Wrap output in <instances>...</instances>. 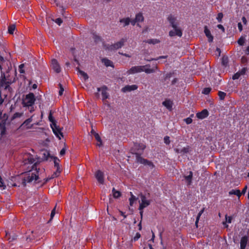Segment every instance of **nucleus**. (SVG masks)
<instances>
[{
	"label": "nucleus",
	"mask_w": 249,
	"mask_h": 249,
	"mask_svg": "<svg viewBox=\"0 0 249 249\" xmlns=\"http://www.w3.org/2000/svg\"><path fill=\"white\" fill-rule=\"evenodd\" d=\"M5 65H8V61L0 55V70L1 71L0 88L11 92L12 89L10 85L15 81V78L14 75H11L9 72H3L2 71V69L5 68Z\"/></svg>",
	"instance_id": "f257e3e1"
},
{
	"label": "nucleus",
	"mask_w": 249,
	"mask_h": 249,
	"mask_svg": "<svg viewBox=\"0 0 249 249\" xmlns=\"http://www.w3.org/2000/svg\"><path fill=\"white\" fill-rule=\"evenodd\" d=\"M157 69V66H155L153 68H150L149 65L133 66L131 67L129 70L127 71L125 74H134L135 73L141 72L142 71H144L146 73H151L154 72Z\"/></svg>",
	"instance_id": "f03ea898"
},
{
	"label": "nucleus",
	"mask_w": 249,
	"mask_h": 249,
	"mask_svg": "<svg viewBox=\"0 0 249 249\" xmlns=\"http://www.w3.org/2000/svg\"><path fill=\"white\" fill-rule=\"evenodd\" d=\"M37 164L35 163L32 166V169L23 174V181L26 182H30L36 181L38 177V170Z\"/></svg>",
	"instance_id": "7ed1b4c3"
},
{
	"label": "nucleus",
	"mask_w": 249,
	"mask_h": 249,
	"mask_svg": "<svg viewBox=\"0 0 249 249\" xmlns=\"http://www.w3.org/2000/svg\"><path fill=\"white\" fill-rule=\"evenodd\" d=\"M140 200L139 201L140 206L139 210L140 211L141 215H142L143 213V209L148 206L151 203V200L150 199L149 194H141L139 196Z\"/></svg>",
	"instance_id": "20e7f679"
},
{
	"label": "nucleus",
	"mask_w": 249,
	"mask_h": 249,
	"mask_svg": "<svg viewBox=\"0 0 249 249\" xmlns=\"http://www.w3.org/2000/svg\"><path fill=\"white\" fill-rule=\"evenodd\" d=\"M35 95L33 93H29L27 94L22 100V105L23 107H30V111L32 112L34 110L33 107L35 102Z\"/></svg>",
	"instance_id": "39448f33"
},
{
	"label": "nucleus",
	"mask_w": 249,
	"mask_h": 249,
	"mask_svg": "<svg viewBox=\"0 0 249 249\" xmlns=\"http://www.w3.org/2000/svg\"><path fill=\"white\" fill-rule=\"evenodd\" d=\"M126 41V38H122L119 41L114 43V44H111L110 45L105 46L106 49L109 51H114L116 50L119 48H121L123 47L125 42Z\"/></svg>",
	"instance_id": "423d86ee"
},
{
	"label": "nucleus",
	"mask_w": 249,
	"mask_h": 249,
	"mask_svg": "<svg viewBox=\"0 0 249 249\" xmlns=\"http://www.w3.org/2000/svg\"><path fill=\"white\" fill-rule=\"evenodd\" d=\"M51 126L56 137L60 140L63 137V134L60 128L57 126L55 123L52 124Z\"/></svg>",
	"instance_id": "0eeeda50"
},
{
	"label": "nucleus",
	"mask_w": 249,
	"mask_h": 249,
	"mask_svg": "<svg viewBox=\"0 0 249 249\" xmlns=\"http://www.w3.org/2000/svg\"><path fill=\"white\" fill-rule=\"evenodd\" d=\"M136 159L138 162L143 164L144 165H147L151 168H152L154 166L153 163L151 161L142 158L140 156H139L138 154L136 155Z\"/></svg>",
	"instance_id": "6e6552de"
},
{
	"label": "nucleus",
	"mask_w": 249,
	"mask_h": 249,
	"mask_svg": "<svg viewBox=\"0 0 249 249\" xmlns=\"http://www.w3.org/2000/svg\"><path fill=\"white\" fill-rule=\"evenodd\" d=\"M173 30L169 32V35L170 36L173 37L176 36L180 37L182 36V31L181 29L178 27L177 26L175 27H173Z\"/></svg>",
	"instance_id": "1a4fd4ad"
},
{
	"label": "nucleus",
	"mask_w": 249,
	"mask_h": 249,
	"mask_svg": "<svg viewBox=\"0 0 249 249\" xmlns=\"http://www.w3.org/2000/svg\"><path fill=\"white\" fill-rule=\"evenodd\" d=\"M95 176L100 184H103L104 182V173L100 170H98L95 174Z\"/></svg>",
	"instance_id": "9d476101"
},
{
	"label": "nucleus",
	"mask_w": 249,
	"mask_h": 249,
	"mask_svg": "<svg viewBox=\"0 0 249 249\" xmlns=\"http://www.w3.org/2000/svg\"><path fill=\"white\" fill-rule=\"evenodd\" d=\"M51 67L52 69L57 73H59L61 71L60 67L55 59H53L51 62Z\"/></svg>",
	"instance_id": "9b49d317"
},
{
	"label": "nucleus",
	"mask_w": 249,
	"mask_h": 249,
	"mask_svg": "<svg viewBox=\"0 0 249 249\" xmlns=\"http://www.w3.org/2000/svg\"><path fill=\"white\" fill-rule=\"evenodd\" d=\"M98 91H101L102 100L105 101L108 97V94L107 92V89L106 87H102L97 89Z\"/></svg>",
	"instance_id": "f8f14e48"
},
{
	"label": "nucleus",
	"mask_w": 249,
	"mask_h": 249,
	"mask_svg": "<svg viewBox=\"0 0 249 249\" xmlns=\"http://www.w3.org/2000/svg\"><path fill=\"white\" fill-rule=\"evenodd\" d=\"M167 19L172 27L175 28L176 26H178V24L176 22L177 18L174 16L172 15H169L167 18Z\"/></svg>",
	"instance_id": "ddd939ff"
},
{
	"label": "nucleus",
	"mask_w": 249,
	"mask_h": 249,
	"mask_svg": "<svg viewBox=\"0 0 249 249\" xmlns=\"http://www.w3.org/2000/svg\"><path fill=\"white\" fill-rule=\"evenodd\" d=\"M162 105L167 109L171 111L172 110L173 102L169 99H166L162 102Z\"/></svg>",
	"instance_id": "4468645a"
},
{
	"label": "nucleus",
	"mask_w": 249,
	"mask_h": 249,
	"mask_svg": "<svg viewBox=\"0 0 249 249\" xmlns=\"http://www.w3.org/2000/svg\"><path fill=\"white\" fill-rule=\"evenodd\" d=\"M137 88L138 86L136 85H127L122 89V91L124 92L127 91H131L132 90H136V89H137Z\"/></svg>",
	"instance_id": "2eb2a0df"
},
{
	"label": "nucleus",
	"mask_w": 249,
	"mask_h": 249,
	"mask_svg": "<svg viewBox=\"0 0 249 249\" xmlns=\"http://www.w3.org/2000/svg\"><path fill=\"white\" fill-rule=\"evenodd\" d=\"M247 69L243 68L241 71H239L233 75L232 79L234 80L238 79L241 75H244Z\"/></svg>",
	"instance_id": "dca6fc26"
},
{
	"label": "nucleus",
	"mask_w": 249,
	"mask_h": 249,
	"mask_svg": "<svg viewBox=\"0 0 249 249\" xmlns=\"http://www.w3.org/2000/svg\"><path fill=\"white\" fill-rule=\"evenodd\" d=\"M208 111L206 109L203 110L201 112L196 114V116L199 119H204L208 116Z\"/></svg>",
	"instance_id": "f3484780"
},
{
	"label": "nucleus",
	"mask_w": 249,
	"mask_h": 249,
	"mask_svg": "<svg viewBox=\"0 0 249 249\" xmlns=\"http://www.w3.org/2000/svg\"><path fill=\"white\" fill-rule=\"evenodd\" d=\"M204 33L206 36L207 37L209 42H211L213 40V36L211 35V32L207 26L204 27Z\"/></svg>",
	"instance_id": "a211bd4d"
},
{
	"label": "nucleus",
	"mask_w": 249,
	"mask_h": 249,
	"mask_svg": "<svg viewBox=\"0 0 249 249\" xmlns=\"http://www.w3.org/2000/svg\"><path fill=\"white\" fill-rule=\"evenodd\" d=\"M248 239L246 236L241 238L240 241V249H245L248 243Z\"/></svg>",
	"instance_id": "6ab92c4d"
},
{
	"label": "nucleus",
	"mask_w": 249,
	"mask_h": 249,
	"mask_svg": "<svg viewBox=\"0 0 249 249\" xmlns=\"http://www.w3.org/2000/svg\"><path fill=\"white\" fill-rule=\"evenodd\" d=\"M175 150L176 152L178 153L185 154L188 153L189 152L190 147L189 146H187L186 147H183L181 149L177 148Z\"/></svg>",
	"instance_id": "aec40b11"
},
{
	"label": "nucleus",
	"mask_w": 249,
	"mask_h": 249,
	"mask_svg": "<svg viewBox=\"0 0 249 249\" xmlns=\"http://www.w3.org/2000/svg\"><path fill=\"white\" fill-rule=\"evenodd\" d=\"M135 19L137 21L138 23L139 22H142L144 20V17L143 16V15L142 13H139L136 15L135 16ZM137 25L139 27H140L139 23H137Z\"/></svg>",
	"instance_id": "412c9836"
},
{
	"label": "nucleus",
	"mask_w": 249,
	"mask_h": 249,
	"mask_svg": "<svg viewBox=\"0 0 249 249\" xmlns=\"http://www.w3.org/2000/svg\"><path fill=\"white\" fill-rule=\"evenodd\" d=\"M77 74L81 78H83L84 80H86L88 79V75L87 74L82 71L78 70Z\"/></svg>",
	"instance_id": "4be33fe9"
},
{
	"label": "nucleus",
	"mask_w": 249,
	"mask_h": 249,
	"mask_svg": "<svg viewBox=\"0 0 249 249\" xmlns=\"http://www.w3.org/2000/svg\"><path fill=\"white\" fill-rule=\"evenodd\" d=\"M94 138L97 141L96 145L99 147L101 146L102 145V142L99 134L97 133H94Z\"/></svg>",
	"instance_id": "5701e85b"
},
{
	"label": "nucleus",
	"mask_w": 249,
	"mask_h": 249,
	"mask_svg": "<svg viewBox=\"0 0 249 249\" xmlns=\"http://www.w3.org/2000/svg\"><path fill=\"white\" fill-rule=\"evenodd\" d=\"M120 22L123 24V26H126L130 24V19L129 18H124L120 19Z\"/></svg>",
	"instance_id": "b1692460"
},
{
	"label": "nucleus",
	"mask_w": 249,
	"mask_h": 249,
	"mask_svg": "<svg viewBox=\"0 0 249 249\" xmlns=\"http://www.w3.org/2000/svg\"><path fill=\"white\" fill-rule=\"evenodd\" d=\"M229 195H234L237 196L239 198L241 196V193L239 190L232 189L229 192Z\"/></svg>",
	"instance_id": "393cba45"
},
{
	"label": "nucleus",
	"mask_w": 249,
	"mask_h": 249,
	"mask_svg": "<svg viewBox=\"0 0 249 249\" xmlns=\"http://www.w3.org/2000/svg\"><path fill=\"white\" fill-rule=\"evenodd\" d=\"M225 218H226V221L223 222V224L224 225L225 228H228V225H227V223H229V224L231 223L232 220V217L231 216H228L226 215L225 216Z\"/></svg>",
	"instance_id": "a878e982"
},
{
	"label": "nucleus",
	"mask_w": 249,
	"mask_h": 249,
	"mask_svg": "<svg viewBox=\"0 0 249 249\" xmlns=\"http://www.w3.org/2000/svg\"><path fill=\"white\" fill-rule=\"evenodd\" d=\"M160 42V41L157 38H153V39H149L145 41L146 43L148 44H158Z\"/></svg>",
	"instance_id": "bb28decb"
},
{
	"label": "nucleus",
	"mask_w": 249,
	"mask_h": 249,
	"mask_svg": "<svg viewBox=\"0 0 249 249\" xmlns=\"http://www.w3.org/2000/svg\"><path fill=\"white\" fill-rule=\"evenodd\" d=\"M5 127L4 124H0V139L5 134Z\"/></svg>",
	"instance_id": "cd10ccee"
},
{
	"label": "nucleus",
	"mask_w": 249,
	"mask_h": 249,
	"mask_svg": "<svg viewBox=\"0 0 249 249\" xmlns=\"http://www.w3.org/2000/svg\"><path fill=\"white\" fill-rule=\"evenodd\" d=\"M102 62L106 65L107 67L111 66L113 67V63L109 60L104 58L102 59Z\"/></svg>",
	"instance_id": "c85d7f7f"
},
{
	"label": "nucleus",
	"mask_w": 249,
	"mask_h": 249,
	"mask_svg": "<svg viewBox=\"0 0 249 249\" xmlns=\"http://www.w3.org/2000/svg\"><path fill=\"white\" fill-rule=\"evenodd\" d=\"M130 194L131 197L129 199V204H130V205L131 206H133V203L136 201L137 198H136V196H134L131 192H130Z\"/></svg>",
	"instance_id": "c756f323"
},
{
	"label": "nucleus",
	"mask_w": 249,
	"mask_h": 249,
	"mask_svg": "<svg viewBox=\"0 0 249 249\" xmlns=\"http://www.w3.org/2000/svg\"><path fill=\"white\" fill-rule=\"evenodd\" d=\"M193 176V173L192 172H190L189 175L188 176H185V178L186 181L188 182V184L190 185L192 181V178Z\"/></svg>",
	"instance_id": "7c9ffc66"
},
{
	"label": "nucleus",
	"mask_w": 249,
	"mask_h": 249,
	"mask_svg": "<svg viewBox=\"0 0 249 249\" xmlns=\"http://www.w3.org/2000/svg\"><path fill=\"white\" fill-rule=\"evenodd\" d=\"M27 158H25V160H26V159H27L28 161H26L25 164H26V163H30V164H32L34 162V160L33 159V158L32 157V156L31 155H27Z\"/></svg>",
	"instance_id": "2f4dec72"
},
{
	"label": "nucleus",
	"mask_w": 249,
	"mask_h": 249,
	"mask_svg": "<svg viewBox=\"0 0 249 249\" xmlns=\"http://www.w3.org/2000/svg\"><path fill=\"white\" fill-rule=\"evenodd\" d=\"M16 26L15 25H11L8 27V33L10 34H13L15 30Z\"/></svg>",
	"instance_id": "473e14b6"
},
{
	"label": "nucleus",
	"mask_w": 249,
	"mask_h": 249,
	"mask_svg": "<svg viewBox=\"0 0 249 249\" xmlns=\"http://www.w3.org/2000/svg\"><path fill=\"white\" fill-rule=\"evenodd\" d=\"M113 196L114 198H118L121 196L120 192L116 191L114 189L112 190Z\"/></svg>",
	"instance_id": "72a5a7b5"
},
{
	"label": "nucleus",
	"mask_w": 249,
	"mask_h": 249,
	"mask_svg": "<svg viewBox=\"0 0 249 249\" xmlns=\"http://www.w3.org/2000/svg\"><path fill=\"white\" fill-rule=\"evenodd\" d=\"M32 118H29L27 119L22 124V126H24L28 125L31 122H32ZM27 128H30V126H27L26 127Z\"/></svg>",
	"instance_id": "f704fd0d"
},
{
	"label": "nucleus",
	"mask_w": 249,
	"mask_h": 249,
	"mask_svg": "<svg viewBox=\"0 0 249 249\" xmlns=\"http://www.w3.org/2000/svg\"><path fill=\"white\" fill-rule=\"evenodd\" d=\"M245 42V37H244L243 36H241L238 40V43L240 46L243 45Z\"/></svg>",
	"instance_id": "c9c22d12"
},
{
	"label": "nucleus",
	"mask_w": 249,
	"mask_h": 249,
	"mask_svg": "<svg viewBox=\"0 0 249 249\" xmlns=\"http://www.w3.org/2000/svg\"><path fill=\"white\" fill-rule=\"evenodd\" d=\"M218 96L221 100H223L226 96V93L222 91H219Z\"/></svg>",
	"instance_id": "e433bc0d"
},
{
	"label": "nucleus",
	"mask_w": 249,
	"mask_h": 249,
	"mask_svg": "<svg viewBox=\"0 0 249 249\" xmlns=\"http://www.w3.org/2000/svg\"><path fill=\"white\" fill-rule=\"evenodd\" d=\"M211 89L209 88H206L204 89L202 91V93L204 94H208L210 93L211 91Z\"/></svg>",
	"instance_id": "4c0bfd02"
},
{
	"label": "nucleus",
	"mask_w": 249,
	"mask_h": 249,
	"mask_svg": "<svg viewBox=\"0 0 249 249\" xmlns=\"http://www.w3.org/2000/svg\"><path fill=\"white\" fill-rule=\"evenodd\" d=\"M6 188L3 182L2 181V178L0 177V188L2 190L5 189Z\"/></svg>",
	"instance_id": "58836bf2"
},
{
	"label": "nucleus",
	"mask_w": 249,
	"mask_h": 249,
	"mask_svg": "<svg viewBox=\"0 0 249 249\" xmlns=\"http://www.w3.org/2000/svg\"><path fill=\"white\" fill-rule=\"evenodd\" d=\"M203 213V210H202L200 212H199V213H198L197 216V217H196V225H197V223L198 222V220H199V219L200 217V216L201 215V214H202V213Z\"/></svg>",
	"instance_id": "ea45409f"
},
{
	"label": "nucleus",
	"mask_w": 249,
	"mask_h": 249,
	"mask_svg": "<svg viewBox=\"0 0 249 249\" xmlns=\"http://www.w3.org/2000/svg\"><path fill=\"white\" fill-rule=\"evenodd\" d=\"M223 18V14L222 13H219L218 14L217 16V19L219 22H221L222 18Z\"/></svg>",
	"instance_id": "a19ab883"
},
{
	"label": "nucleus",
	"mask_w": 249,
	"mask_h": 249,
	"mask_svg": "<svg viewBox=\"0 0 249 249\" xmlns=\"http://www.w3.org/2000/svg\"><path fill=\"white\" fill-rule=\"evenodd\" d=\"M23 68H24V65L23 64H21L19 66V68H18V70H19V71L20 73H24V71L23 70Z\"/></svg>",
	"instance_id": "79ce46f5"
},
{
	"label": "nucleus",
	"mask_w": 249,
	"mask_h": 249,
	"mask_svg": "<svg viewBox=\"0 0 249 249\" xmlns=\"http://www.w3.org/2000/svg\"><path fill=\"white\" fill-rule=\"evenodd\" d=\"M23 115L22 113L17 112L14 114L13 118H19Z\"/></svg>",
	"instance_id": "37998d69"
},
{
	"label": "nucleus",
	"mask_w": 249,
	"mask_h": 249,
	"mask_svg": "<svg viewBox=\"0 0 249 249\" xmlns=\"http://www.w3.org/2000/svg\"><path fill=\"white\" fill-rule=\"evenodd\" d=\"M164 142L166 144H169L170 142V138L168 136H165L164 138Z\"/></svg>",
	"instance_id": "c03bdc74"
},
{
	"label": "nucleus",
	"mask_w": 249,
	"mask_h": 249,
	"mask_svg": "<svg viewBox=\"0 0 249 249\" xmlns=\"http://www.w3.org/2000/svg\"><path fill=\"white\" fill-rule=\"evenodd\" d=\"M184 121L187 124H190L192 122V119L191 118H187Z\"/></svg>",
	"instance_id": "a18cd8bd"
},
{
	"label": "nucleus",
	"mask_w": 249,
	"mask_h": 249,
	"mask_svg": "<svg viewBox=\"0 0 249 249\" xmlns=\"http://www.w3.org/2000/svg\"><path fill=\"white\" fill-rule=\"evenodd\" d=\"M55 23H56L58 25H60V24L62 23V19L60 18H56L55 20Z\"/></svg>",
	"instance_id": "49530a36"
},
{
	"label": "nucleus",
	"mask_w": 249,
	"mask_h": 249,
	"mask_svg": "<svg viewBox=\"0 0 249 249\" xmlns=\"http://www.w3.org/2000/svg\"><path fill=\"white\" fill-rule=\"evenodd\" d=\"M60 90L59 91V95H62V94H63V91H64V89L63 88L61 87V85L60 84Z\"/></svg>",
	"instance_id": "de8ad7c7"
},
{
	"label": "nucleus",
	"mask_w": 249,
	"mask_h": 249,
	"mask_svg": "<svg viewBox=\"0 0 249 249\" xmlns=\"http://www.w3.org/2000/svg\"><path fill=\"white\" fill-rule=\"evenodd\" d=\"M55 208H54L52 211L51 212V219H52L53 218V217L54 216L55 213Z\"/></svg>",
	"instance_id": "09e8293b"
},
{
	"label": "nucleus",
	"mask_w": 249,
	"mask_h": 249,
	"mask_svg": "<svg viewBox=\"0 0 249 249\" xmlns=\"http://www.w3.org/2000/svg\"><path fill=\"white\" fill-rule=\"evenodd\" d=\"M140 236H141L140 234L139 233H137L136 234V235L134 237V239H133L134 240V241L137 240L140 237Z\"/></svg>",
	"instance_id": "8fccbe9b"
},
{
	"label": "nucleus",
	"mask_w": 249,
	"mask_h": 249,
	"mask_svg": "<svg viewBox=\"0 0 249 249\" xmlns=\"http://www.w3.org/2000/svg\"><path fill=\"white\" fill-rule=\"evenodd\" d=\"M44 158L45 159V160H47L48 159V157L49 156V153L46 151L44 153Z\"/></svg>",
	"instance_id": "3c124183"
},
{
	"label": "nucleus",
	"mask_w": 249,
	"mask_h": 249,
	"mask_svg": "<svg viewBox=\"0 0 249 249\" xmlns=\"http://www.w3.org/2000/svg\"><path fill=\"white\" fill-rule=\"evenodd\" d=\"M136 23H138V22L136 21V20L135 19V18L134 19H132V20L130 19V23H131L132 25H135Z\"/></svg>",
	"instance_id": "603ef678"
},
{
	"label": "nucleus",
	"mask_w": 249,
	"mask_h": 249,
	"mask_svg": "<svg viewBox=\"0 0 249 249\" xmlns=\"http://www.w3.org/2000/svg\"><path fill=\"white\" fill-rule=\"evenodd\" d=\"M238 28L240 32L242 31V25L241 23L239 22L238 23Z\"/></svg>",
	"instance_id": "864d4df0"
},
{
	"label": "nucleus",
	"mask_w": 249,
	"mask_h": 249,
	"mask_svg": "<svg viewBox=\"0 0 249 249\" xmlns=\"http://www.w3.org/2000/svg\"><path fill=\"white\" fill-rule=\"evenodd\" d=\"M49 119L50 121L52 123V124L54 123L53 122V117L52 116L51 113H50V115H49Z\"/></svg>",
	"instance_id": "5fc2aeb1"
},
{
	"label": "nucleus",
	"mask_w": 249,
	"mask_h": 249,
	"mask_svg": "<svg viewBox=\"0 0 249 249\" xmlns=\"http://www.w3.org/2000/svg\"><path fill=\"white\" fill-rule=\"evenodd\" d=\"M167 57V56H160L159 57H158L157 59H152L151 60H158L159 59H160V58H166ZM148 61H151V60H149Z\"/></svg>",
	"instance_id": "6e6d98bb"
},
{
	"label": "nucleus",
	"mask_w": 249,
	"mask_h": 249,
	"mask_svg": "<svg viewBox=\"0 0 249 249\" xmlns=\"http://www.w3.org/2000/svg\"><path fill=\"white\" fill-rule=\"evenodd\" d=\"M65 152H66V150H65V148H63L62 149H61V150L60 152V155H61V156L64 155L65 154Z\"/></svg>",
	"instance_id": "4d7b16f0"
},
{
	"label": "nucleus",
	"mask_w": 249,
	"mask_h": 249,
	"mask_svg": "<svg viewBox=\"0 0 249 249\" xmlns=\"http://www.w3.org/2000/svg\"><path fill=\"white\" fill-rule=\"evenodd\" d=\"M217 27H218L219 29H220L222 30L223 32H224V30H225L224 28V27H223L222 25H221V24H218V25H217Z\"/></svg>",
	"instance_id": "13d9d810"
},
{
	"label": "nucleus",
	"mask_w": 249,
	"mask_h": 249,
	"mask_svg": "<svg viewBox=\"0 0 249 249\" xmlns=\"http://www.w3.org/2000/svg\"><path fill=\"white\" fill-rule=\"evenodd\" d=\"M222 63L223 65H226V64L227 63V58L223 57L222 58Z\"/></svg>",
	"instance_id": "bf43d9fd"
},
{
	"label": "nucleus",
	"mask_w": 249,
	"mask_h": 249,
	"mask_svg": "<svg viewBox=\"0 0 249 249\" xmlns=\"http://www.w3.org/2000/svg\"><path fill=\"white\" fill-rule=\"evenodd\" d=\"M247 186H246L244 189H243L242 191V193H241V195L242 194H245L246 191H247Z\"/></svg>",
	"instance_id": "052dcab7"
},
{
	"label": "nucleus",
	"mask_w": 249,
	"mask_h": 249,
	"mask_svg": "<svg viewBox=\"0 0 249 249\" xmlns=\"http://www.w3.org/2000/svg\"><path fill=\"white\" fill-rule=\"evenodd\" d=\"M120 54L124 56H126L127 57H131V55H129V54H127V53H119Z\"/></svg>",
	"instance_id": "680f3d73"
},
{
	"label": "nucleus",
	"mask_w": 249,
	"mask_h": 249,
	"mask_svg": "<svg viewBox=\"0 0 249 249\" xmlns=\"http://www.w3.org/2000/svg\"><path fill=\"white\" fill-rule=\"evenodd\" d=\"M139 147L140 149L143 150V149H145V146L143 144H141L139 145Z\"/></svg>",
	"instance_id": "e2e57ef3"
},
{
	"label": "nucleus",
	"mask_w": 249,
	"mask_h": 249,
	"mask_svg": "<svg viewBox=\"0 0 249 249\" xmlns=\"http://www.w3.org/2000/svg\"><path fill=\"white\" fill-rule=\"evenodd\" d=\"M242 21L244 23V24H246L247 22V19L245 17H243L242 18Z\"/></svg>",
	"instance_id": "0e129e2a"
},
{
	"label": "nucleus",
	"mask_w": 249,
	"mask_h": 249,
	"mask_svg": "<svg viewBox=\"0 0 249 249\" xmlns=\"http://www.w3.org/2000/svg\"><path fill=\"white\" fill-rule=\"evenodd\" d=\"M245 53L246 54H249V46H248L245 50Z\"/></svg>",
	"instance_id": "69168bd1"
},
{
	"label": "nucleus",
	"mask_w": 249,
	"mask_h": 249,
	"mask_svg": "<svg viewBox=\"0 0 249 249\" xmlns=\"http://www.w3.org/2000/svg\"><path fill=\"white\" fill-rule=\"evenodd\" d=\"M94 39H95V41H97L98 40L100 39V37L99 36H97L94 35Z\"/></svg>",
	"instance_id": "338daca9"
},
{
	"label": "nucleus",
	"mask_w": 249,
	"mask_h": 249,
	"mask_svg": "<svg viewBox=\"0 0 249 249\" xmlns=\"http://www.w3.org/2000/svg\"><path fill=\"white\" fill-rule=\"evenodd\" d=\"M91 134L94 137V133H96L93 129L91 131Z\"/></svg>",
	"instance_id": "774afa93"
}]
</instances>
